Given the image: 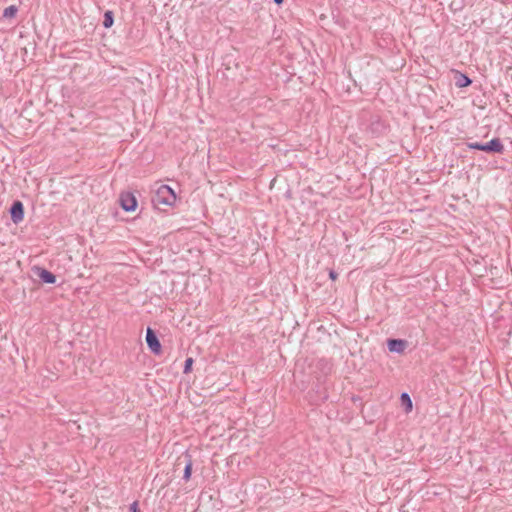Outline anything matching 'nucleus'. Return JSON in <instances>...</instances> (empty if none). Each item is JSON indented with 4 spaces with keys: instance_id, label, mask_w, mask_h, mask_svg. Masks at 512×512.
Here are the masks:
<instances>
[{
    "instance_id": "nucleus-12",
    "label": "nucleus",
    "mask_w": 512,
    "mask_h": 512,
    "mask_svg": "<svg viewBox=\"0 0 512 512\" xmlns=\"http://www.w3.org/2000/svg\"><path fill=\"white\" fill-rule=\"evenodd\" d=\"M191 473H192V461L189 458L185 464L184 475H183L184 480L188 481L191 477Z\"/></svg>"
},
{
    "instance_id": "nucleus-1",
    "label": "nucleus",
    "mask_w": 512,
    "mask_h": 512,
    "mask_svg": "<svg viewBox=\"0 0 512 512\" xmlns=\"http://www.w3.org/2000/svg\"><path fill=\"white\" fill-rule=\"evenodd\" d=\"M176 200L174 191L168 185H161L153 197V203L158 205H172Z\"/></svg>"
},
{
    "instance_id": "nucleus-14",
    "label": "nucleus",
    "mask_w": 512,
    "mask_h": 512,
    "mask_svg": "<svg viewBox=\"0 0 512 512\" xmlns=\"http://www.w3.org/2000/svg\"><path fill=\"white\" fill-rule=\"evenodd\" d=\"M130 509H131V511H132V512H140V510L138 509V504H137V502H133V503L131 504Z\"/></svg>"
},
{
    "instance_id": "nucleus-3",
    "label": "nucleus",
    "mask_w": 512,
    "mask_h": 512,
    "mask_svg": "<svg viewBox=\"0 0 512 512\" xmlns=\"http://www.w3.org/2000/svg\"><path fill=\"white\" fill-rule=\"evenodd\" d=\"M146 342H147L148 347L150 348V350L154 354H160L161 353L160 341L158 340L157 335L155 334V332L151 328L147 329V332H146Z\"/></svg>"
},
{
    "instance_id": "nucleus-5",
    "label": "nucleus",
    "mask_w": 512,
    "mask_h": 512,
    "mask_svg": "<svg viewBox=\"0 0 512 512\" xmlns=\"http://www.w3.org/2000/svg\"><path fill=\"white\" fill-rule=\"evenodd\" d=\"M10 214L11 219L15 224L21 222L24 218V207L22 202L15 201L11 206Z\"/></svg>"
},
{
    "instance_id": "nucleus-9",
    "label": "nucleus",
    "mask_w": 512,
    "mask_h": 512,
    "mask_svg": "<svg viewBox=\"0 0 512 512\" xmlns=\"http://www.w3.org/2000/svg\"><path fill=\"white\" fill-rule=\"evenodd\" d=\"M18 9L16 6L14 5H11L9 7H6L3 11V17L4 18H13L15 17L16 13H17Z\"/></svg>"
},
{
    "instance_id": "nucleus-4",
    "label": "nucleus",
    "mask_w": 512,
    "mask_h": 512,
    "mask_svg": "<svg viewBox=\"0 0 512 512\" xmlns=\"http://www.w3.org/2000/svg\"><path fill=\"white\" fill-rule=\"evenodd\" d=\"M120 204L125 211H134L137 206V200L132 193L125 192L120 196Z\"/></svg>"
},
{
    "instance_id": "nucleus-10",
    "label": "nucleus",
    "mask_w": 512,
    "mask_h": 512,
    "mask_svg": "<svg viewBox=\"0 0 512 512\" xmlns=\"http://www.w3.org/2000/svg\"><path fill=\"white\" fill-rule=\"evenodd\" d=\"M470 83H471V80L466 75L461 74V73L459 74L457 81H456V85L458 87H466Z\"/></svg>"
},
{
    "instance_id": "nucleus-2",
    "label": "nucleus",
    "mask_w": 512,
    "mask_h": 512,
    "mask_svg": "<svg viewBox=\"0 0 512 512\" xmlns=\"http://www.w3.org/2000/svg\"><path fill=\"white\" fill-rule=\"evenodd\" d=\"M467 145L470 149L481 150L484 152L502 153V151L504 150V146L501 143L500 139H498V138H494L485 144L473 142V143H468Z\"/></svg>"
},
{
    "instance_id": "nucleus-15",
    "label": "nucleus",
    "mask_w": 512,
    "mask_h": 512,
    "mask_svg": "<svg viewBox=\"0 0 512 512\" xmlns=\"http://www.w3.org/2000/svg\"><path fill=\"white\" fill-rule=\"evenodd\" d=\"M329 277H330L331 280H336L337 279V273L334 270H330Z\"/></svg>"
},
{
    "instance_id": "nucleus-16",
    "label": "nucleus",
    "mask_w": 512,
    "mask_h": 512,
    "mask_svg": "<svg viewBox=\"0 0 512 512\" xmlns=\"http://www.w3.org/2000/svg\"><path fill=\"white\" fill-rule=\"evenodd\" d=\"M283 1H284V0H274V2H275L276 4H278V5H279V4H282V3H283Z\"/></svg>"
},
{
    "instance_id": "nucleus-6",
    "label": "nucleus",
    "mask_w": 512,
    "mask_h": 512,
    "mask_svg": "<svg viewBox=\"0 0 512 512\" xmlns=\"http://www.w3.org/2000/svg\"><path fill=\"white\" fill-rule=\"evenodd\" d=\"M387 346L390 352L402 353L407 346V342L401 339H390Z\"/></svg>"
},
{
    "instance_id": "nucleus-7",
    "label": "nucleus",
    "mask_w": 512,
    "mask_h": 512,
    "mask_svg": "<svg viewBox=\"0 0 512 512\" xmlns=\"http://www.w3.org/2000/svg\"><path fill=\"white\" fill-rule=\"evenodd\" d=\"M38 271V276L44 283L53 284L56 282V276L53 273L46 269H38Z\"/></svg>"
},
{
    "instance_id": "nucleus-8",
    "label": "nucleus",
    "mask_w": 512,
    "mask_h": 512,
    "mask_svg": "<svg viewBox=\"0 0 512 512\" xmlns=\"http://www.w3.org/2000/svg\"><path fill=\"white\" fill-rule=\"evenodd\" d=\"M401 402L402 405L405 406L406 412H410L412 410V400L407 393H402Z\"/></svg>"
},
{
    "instance_id": "nucleus-11",
    "label": "nucleus",
    "mask_w": 512,
    "mask_h": 512,
    "mask_svg": "<svg viewBox=\"0 0 512 512\" xmlns=\"http://www.w3.org/2000/svg\"><path fill=\"white\" fill-rule=\"evenodd\" d=\"M103 25L105 28H109L113 25V13L112 11H106L104 14Z\"/></svg>"
},
{
    "instance_id": "nucleus-13",
    "label": "nucleus",
    "mask_w": 512,
    "mask_h": 512,
    "mask_svg": "<svg viewBox=\"0 0 512 512\" xmlns=\"http://www.w3.org/2000/svg\"><path fill=\"white\" fill-rule=\"evenodd\" d=\"M193 364L192 358H187L184 365V373H189Z\"/></svg>"
}]
</instances>
